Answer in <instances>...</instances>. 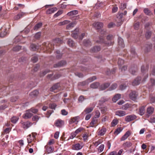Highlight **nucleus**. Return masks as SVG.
<instances>
[{
	"mask_svg": "<svg viewBox=\"0 0 155 155\" xmlns=\"http://www.w3.org/2000/svg\"><path fill=\"white\" fill-rule=\"evenodd\" d=\"M36 134H37L35 133H32L31 134H30L27 136V142L28 144V146L30 147L36 148L37 144L35 143V140L36 139Z\"/></svg>",
	"mask_w": 155,
	"mask_h": 155,
	"instance_id": "f257e3e1",
	"label": "nucleus"
},
{
	"mask_svg": "<svg viewBox=\"0 0 155 155\" xmlns=\"http://www.w3.org/2000/svg\"><path fill=\"white\" fill-rule=\"evenodd\" d=\"M1 33H0V37L3 38L8 34V30L5 27H3L1 29Z\"/></svg>",
	"mask_w": 155,
	"mask_h": 155,
	"instance_id": "f03ea898",
	"label": "nucleus"
},
{
	"mask_svg": "<svg viewBox=\"0 0 155 155\" xmlns=\"http://www.w3.org/2000/svg\"><path fill=\"white\" fill-rule=\"evenodd\" d=\"M33 115V114L31 113L29 110L26 111V112L23 115V117L24 118H31Z\"/></svg>",
	"mask_w": 155,
	"mask_h": 155,
	"instance_id": "7ed1b4c3",
	"label": "nucleus"
},
{
	"mask_svg": "<svg viewBox=\"0 0 155 155\" xmlns=\"http://www.w3.org/2000/svg\"><path fill=\"white\" fill-rule=\"evenodd\" d=\"M136 117L134 115H130L127 116L125 118V120L127 122H130L136 119Z\"/></svg>",
	"mask_w": 155,
	"mask_h": 155,
	"instance_id": "20e7f679",
	"label": "nucleus"
},
{
	"mask_svg": "<svg viewBox=\"0 0 155 155\" xmlns=\"http://www.w3.org/2000/svg\"><path fill=\"white\" fill-rule=\"evenodd\" d=\"M103 24L101 22H95L93 24V26L97 29H100L103 26Z\"/></svg>",
	"mask_w": 155,
	"mask_h": 155,
	"instance_id": "39448f33",
	"label": "nucleus"
},
{
	"mask_svg": "<svg viewBox=\"0 0 155 155\" xmlns=\"http://www.w3.org/2000/svg\"><path fill=\"white\" fill-rule=\"evenodd\" d=\"M154 108L153 107L151 106L148 107L147 109V115H151L154 112Z\"/></svg>",
	"mask_w": 155,
	"mask_h": 155,
	"instance_id": "423d86ee",
	"label": "nucleus"
},
{
	"mask_svg": "<svg viewBox=\"0 0 155 155\" xmlns=\"http://www.w3.org/2000/svg\"><path fill=\"white\" fill-rule=\"evenodd\" d=\"M46 50L48 52H50L51 50L54 49V46H52L51 44L49 43H46L45 44Z\"/></svg>",
	"mask_w": 155,
	"mask_h": 155,
	"instance_id": "0eeeda50",
	"label": "nucleus"
},
{
	"mask_svg": "<svg viewBox=\"0 0 155 155\" xmlns=\"http://www.w3.org/2000/svg\"><path fill=\"white\" fill-rule=\"evenodd\" d=\"M131 132L130 131H127L124 134V135L120 139L121 141H124L126 140L131 134Z\"/></svg>",
	"mask_w": 155,
	"mask_h": 155,
	"instance_id": "6e6552de",
	"label": "nucleus"
},
{
	"mask_svg": "<svg viewBox=\"0 0 155 155\" xmlns=\"http://www.w3.org/2000/svg\"><path fill=\"white\" fill-rule=\"evenodd\" d=\"M129 96L130 99L134 101L136 99L137 94L135 91H132L130 93Z\"/></svg>",
	"mask_w": 155,
	"mask_h": 155,
	"instance_id": "1a4fd4ad",
	"label": "nucleus"
},
{
	"mask_svg": "<svg viewBox=\"0 0 155 155\" xmlns=\"http://www.w3.org/2000/svg\"><path fill=\"white\" fill-rule=\"evenodd\" d=\"M79 119V116L74 117L71 119V120L69 121V123L70 124L74 123L77 124L78 122Z\"/></svg>",
	"mask_w": 155,
	"mask_h": 155,
	"instance_id": "9d476101",
	"label": "nucleus"
},
{
	"mask_svg": "<svg viewBox=\"0 0 155 155\" xmlns=\"http://www.w3.org/2000/svg\"><path fill=\"white\" fill-rule=\"evenodd\" d=\"M115 114L120 117H123L126 114V113L125 111L122 110H118L116 111Z\"/></svg>",
	"mask_w": 155,
	"mask_h": 155,
	"instance_id": "9b49d317",
	"label": "nucleus"
},
{
	"mask_svg": "<svg viewBox=\"0 0 155 155\" xmlns=\"http://www.w3.org/2000/svg\"><path fill=\"white\" fill-rule=\"evenodd\" d=\"M66 62L65 61H62L58 63L57 64H55L54 65V67L56 68L62 66H63L66 64Z\"/></svg>",
	"mask_w": 155,
	"mask_h": 155,
	"instance_id": "f8f14e48",
	"label": "nucleus"
},
{
	"mask_svg": "<svg viewBox=\"0 0 155 155\" xmlns=\"http://www.w3.org/2000/svg\"><path fill=\"white\" fill-rule=\"evenodd\" d=\"M45 148L46 152L48 153H51L54 150V147L51 146H49L48 145L45 146Z\"/></svg>",
	"mask_w": 155,
	"mask_h": 155,
	"instance_id": "ddd939ff",
	"label": "nucleus"
},
{
	"mask_svg": "<svg viewBox=\"0 0 155 155\" xmlns=\"http://www.w3.org/2000/svg\"><path fill=\"white\" fill-rule=\"evenodd\" d=\"M141 78L140 77H138L136 78L132 83L133 86H136L139 84L141 81Z\"/></svg>",
	"mask_w": 155,
	"mask_h": 155,
	"instance_id": "4468645a",
	"label": "nucleus"
},
{
	"mask_svg": "<svg viewBox=\"0 0 155 155\" xmlns=\"http://www.w3.org/2000/svg\"><path fill=\"white\" fill-rule=\"evenodd\" d=\"M96 79L95 76H93L91 78H89L86 81L82 82L83 85H84L86 84H88L89 82H91Z\"/></svg>",
	"mask_w": 155,
	"mask_h": 155,
	"instance_id": "2eb2a0df",
	"label": "nucleus"
},
{
	"mask_svg": "<svg viewBox=\"0 0 155 155\" xmlns=\"http://www.w3.org/2000/svg\"><path fill=\"white\" fill-rule=\"evenodd\" d=\"M57 10V8L53 7L48 9L46 11V13L47 14H50L54 13Z\"/></svg>",
	"mask_w": 155,
	"mask_h": 155,
	"instance_id": "dca6fc26",
	"label": "nucleus"
},
{
	"mask_svg": "<svg viewBox=\"0 0 155 155\" xmlns=\"http://www.w3.org/2000/svg\"><path fill=\"white\" fill-rule=\"evenodd\" d=\"M60 85L59 83H57L54 84L50 89L51 91H53L54 90L58 89L60 87Z\"/></svg>",
	"mask_w": 155,
	"mask_h": 155,
	"instance_id": "f3484780",
	"label": "nucleus"
},
{
	"mask_svg": "<svg viewBox=\"0 0 155 155\" xmlns=\"http://www.w3.org/2000/svg\"><path fill=\"white\" fill-rule=\"evenodd\" d=\"M39 94V91L37 90H34L30 93L29 95L32 97H34L37 96Z\"/></svg>",
	"mask_w": 155,
	"mask_h": 155,
	"instance_id": "a211bd4d",
	"label": "nucleus"
},
{
	"mask_svg": "<svg viewBox=\"0 0 155 155\" xmlns=\"http://www.w3.org/2000/svg\"><path fill=\"white\" fill-rule=\"evenodd\" d=\"M64 121L63 120L58 119L55 121L54 124L56 126H60L64 125Z\"/></svg>",
	"mask_w": 155,
	"mask_h": 155,
	"instance_id": "6ab92c4d",
	"label": "nucleus"
},
{
	"mask_svg": "<svg viewBox=\"0 0 155 155\" xmlns=\"http://www.w3.org/2000/svg\"><path fill=\"white\" fill-rule=\"evenodd\" d=\"M110 84L109 83H105L102 84L100 87V89L101 90H105L110 86Z\"/></svg>",
	"mask_w": 155,
	"mask_h": 155,
	"instance_id": "aec40b11",
	"label": "nucleus"
},
{
	"mask_svg": "<svg viewBox=\"0 0 155 155\" xmlns=\"http://www.w3.org/2000/svg\"><path fill=\"white\" fill-rule=\"evenodd\" d=\"M83 147V146L79 143L75 144L73 147L74 150H79L81 149Z\"/></svg>",
	"mask_w": 155,
	"mask_h": 155,
	"instance_id": "412c9836",
	"label": "nucleus"
},
{
	"mask_svg": "<svg viewBox=\"0 0 155 155\" xmlns=\"http://www.w3.org/2000/svg\"><path fill=\"white\" fill-rule=\"evenodd\" d=\"M78 11L77 10H75L68 12L67 13V15L69 16H73L78 14Z\"/></svg>",
	"mask_w": 155,
	"mask_h": 155,
	"instance_id": "4be33fe9",
	"label": "nucleus"
},
{
	"mask_svg": "<svg viewBox=\"0 0 155 155\" xmlns=\"http://www.w3.org/2000/svg\"><path fill=\"white\" fill-rule=\"evenodd\" d=\"M70 22V21L68 20H65L63 21L59 22L58 24V25L59 26L64 25L68 24Z\"/></svg>",
	"mask_w": 155,
	"mask_h": 155,
	"instance_id": "5701e85b",
	"label": "nucleus"
},
{
	"mask_svg": "<svg viewBox=\"0 0 155 155\" xmlns=\"http://www.w3.org/2000/svg\"><path fill=\"white\" fill-rule=\"evenodd\" d=\"M145 106H142L139 109V114L141 115H143L145 112Z\"/></svg>",
	"mask_w": 155,
	"mask_h": 155,
	"instance_id": "b1692460",
	"label": "nucleus"
},
{
	"mask_svg": "<svg viewBox=\"0 0 155 155\" xmlns=\"http://www.w3.org/2000/svg\"><path fill=\"white\" fill-rule=\"evenodd\" d=\"M121 97V95L120 94H117L113 97L112 98V101L116 102L117 100L120 99Z\"/></svg>",
	"mask_w": 155,
	"mask_h": 155,
	"instance_id": "393cba45",
	"label": "nucleus"
},
{
	"mask_svg": "<svg viewBox=\"0 0 155 155\" xmlns=\"http://www.w3.org/2000/svg\"><path fill=\"white\" fill-rule=\"evenodd\" d=\"M106 131V129L105 128H103L101 130H99L98 132V135L103 136Z\"/></svg>",
	"mask_w": 155,
	"mask_h": 155,
	"instance_id": "a878e982",
	"label": "nucleus"
},
{
	"mask_svg": "<svg viewBox=\"0 0 155 155\" xmlns=\"http://www.w3.org/2000/svg\"><path fill=\"white\" fill-rule=\"evenodd\" d=\"M94 107H87L84 110L86 114H88L91 112L93 110Z\"/></svg>",
	"mask_w": 155,
	"mask_h": 155,
	"instance_id": "bb28decb",
	"label": "nucleus"
},
{
	"mask_svg": "<svg viewBox=\"0 0 155 155\" xmlns=\"http://www.w3.org/2000/svg\"><path fill=\"white\" fill-rule=\"evenodd\" d=\"M118 44L121 47H124V44L123 40L120 37L118 38Z\"/></svg>",
	"mask_w": 155,
	"mask_h": 155,
	"instance_id": "cd10ccee",
	"label": "nucleus"
},
{
	"mask_svg": "<svg viewBox=\"0 0 155 155\" xmlns=\"http://www.w3.org/2000/svg\"><path fill=\"white\" fill-rule=\"evenodd\" d=\"M99 85V84L98 82H94L92 84L90 87L91 88L95 89L98 87Z\"/></svg>",
	"mask_w": 155,
	"mask_h": 155,
	"instance_id": "c85d7f7f",
	"label": "nucleus"
},
{
	"mask_svg": "<svg viewBox=\"0 0 155 155\" xmlns=\"http://www.w3.org/2000/svg\"><path fill=\"white\" fill-rule=\"evenodd\" d=\"M24 15V13H19L15 16L14 17V18L15 20H18L21 18Z\"/></svg>",
	"mask_w": 155,
	"mask_h": 155,
	"instance_id": "c756f323",
	"label": "nucleus"
},
{
	"mask_svg": "<svg viewBox=\"0 0 155 155\" xmlns=\"http://www.w3.org/2000/svg\"><path fill=\"white\" fill-rule=\"evenodd\" d=\"M123 128L121 127H119L114 132V134L115 135H118L123 130Z\"/></svg>",
	"mask_w": 155,
	"mask_h": 155,
	"instance_id": "7c9ffc66",
	"label": "nucleus"
},
{
	"mask_svg": "<svg viewBox=\"0 0 155 155\" xmlns=\"http://www.w3.org/2000/svg\"><path fill=\"white\" fill-rule=\"evenodd\" d=\"M42 25V23H39L35 25L34 28V30H37L39 28H40L41 27Z\"/></svg>",
	"mask_w": 155,
	"mask_h": 155,
	"instance_id": "2f4dec72",
	"label": "nucleus"
},
{
	"mask_svg": "<svg viewBox=\"0 0 155 155\" xmlns=\"http://www.w3.org/2000/svg\"><path fill=\"white\" fill-rule=\"evenodd\" d=\"M155 84V80L154 79L151 78L150 82L149 84V86L150 87H151L152 86Z\"/></svg>",
	"mask_w": 155,
	"mask_h": 155,
	"instance_id": "473e14b6",
	"label": "nucleus"
},
{
	"mask_svg": "<svg viewBox=\"0 0 155 155\" xmlns=\"http://www.w3.org/2000/svg\"><path fill=\"white\" fill-rule=\"evenodd\" d=\"M38 47L35 44H32L30 46V49L32 51H35L38 49Z\"/></svg>",
	"mask_w": 155,
	"mask_h": 155,
	"instance_id": "72a5a7b5",
	"label": "nucleus"
},
{
	"mask_svg": "<svg viewBox=\"0 0 155 155\" xmlns=\"http://www.w3.org/2000/svg\"><path fill=\"white\" fill-rule=\"evenodd\" d=\"M101 50V48L98 46H94L92 49V51L94 52H97Z\"/></svg>",
	"mask_w": 155,
	"mask_h": 155,
	"instance_id": "f704fd0d",
	"label": "nucleus"
},
{
	"mask_svg": "<svg viewBox=\"0 0 155 155\" xmlns=\"http://www.w3.org/2000/svg\"><path fill=\"white\" fill-rule=\"evenodd\" d=\"M144 13L147 15H150L152 14V13L150 10L147 8H145L143 10Z\"/></svg>",
	"mask_w": 155,
	"mask_h": 155,
	"instance_id": "c9c22d12",
	"label": "nucleus"
},
{
	"mask_svg": "<svg viewBox=\"0 0 155 155\" xmlns=\"http://www.w3.org/2000/svg\"><path fill=\"white\" fill-rule=\"evenodd\" d=\"M19 119V118L16 116H13L11 118V122L13 123H15Z\"/></svg>",
	"mask_w": 155,
	"mask_h": 155,
	"instance_id": "e433bc0d",
	"label": "nucleus"
},
{
	"mask_svg": "<svg viewBox=\"0 0 155 155\" xmlns=\"http://www.w3.org/2000/svg\"><path fill=\"white\" fill-rule=\"evenodd\" d=\"M21 49V47L19 46H17L14 47L12 49V51H14L17 52L19 51Z\"/></svg>",
	"mask_w": 155,
	"mask_h": 155,
	"instance_id": "4c0bfd02",
	"label": "nucleus"
},
{
	"mask_svg": "<svg viewBox=\"0 0 155 155\" xmlns=\"http://www.w3.org/2000/svg\"><path fill=\"white\" fill-rule=\"evenodd\" d=\"M75 25V23L74 22L69 23L68 25H67L66 26V28L68 29H69L73 27L74 25Z\"/></svg>",
	"mask_w": 155,
	"mask_h": 155,
	"instance_id": "58836bf2",
	"label": "nucleus"
},
{
	"mask_svg": "<svg viewBox=\"0 0 155 155\" xmlns=\"http://www.w3.org/2000/svg\"><path fill=\"white\" fill-rule=\"evenodd\" d=\"M68 44L71 47H73L74 46L75 44L73 41L70 39H69L68 41Z\"/></svg>",
	"mask_w": 155,
	"mask_h": 155,
	"instance_id": "ea45409f",
	"label": "nucleus"
},
{
	"mask_svg": "<svg viewBox=\"0 0 155 155\" xmlns=\"http://www.w3.org/2000/svg\"><path fill=\"white\" fill-rule=\"evenodd\" d=\"M137 71V68L136 67H133L131 68L130 69V71L133 74H134Z\"/></svg>",
	"mask_w": 155,
	"mask_h": 155,
	"instance_id": "a19ab883",
	"label": "nucleus"
},
{
	"mask_svg": "<svg viewBox=\"0 0 155 155\" xmlns=\"http://www.w3.org/2000/svg\"><path fill=\"white\" fill-rule=\"evenodd\" d=\"M11 130V128L10 127H7L6 128L2 134H7Z\"/></svg>",
	"mask_w": 155,
	"mask_h": 155,
	"instance_id": "79ce46f5",
	"label": "nucleus"
},
{
	"mask_svg": "<svg viewBox=\"0 0 155 155\" xmlns=\"http://www.w3.org/2000/svg\"><path fill=\"white\" fill-rule=\"evenodd\" d=\"M131 104L127 103L123 106V108L124 110H127L128 108L131 107Z\"/></svg>",
	"mask_w": 155,
	"mask_h": 155,
	"instance_id": "37998d69",
	"label": "nucleus"
},
{
	"mask_svg": "<svg viewBox=\"0 0 155 155\" xmlns=\"http://www.w3.org/2000/svg\"><path fill=\"white\" fill-rule=\"evenodd\" d=\"M78 31V30H77V29L75 30L71 34L72 36L74 38H77L78 36V33L76 32V31Z\"/></svg>",
	"mask_w": 155,
	"mask_h": 155,
	"instance_id": "c03bdc74",
	"label": "nucleus"
},
{
	"mask_svg": "<svg viewBox=\"0 0 155 155\" xmlns=\"http://www.w3.org/2000/svg\"><path fill=\"white\" fill-rule=\"evenodd\" d=\"M102 142V140H99L95 142H94L93 143L96 147L99 144H101Z\"/></svg>",
	"mask_w": 155,
	"mask_h": 155,
	"instance_id": "a18cd8bd",
	"label": "nucleus"
},
{
	"mask_svg": "<svg viewBox=\"0 0 155 155\" xmlns=\"http://www.w3.org/2000/svg\"><path fill=\"white\" fill-rule=\"evenodd\" d=\"M84 45L86 46H87L89 45H91V43L90 41L88 40H85L84 41Z\"/></svg>",
	"mask_w": 155,
	"mask_h": 155,
	"instance_id": "49530a36",
	"label": "nucleus"
},
{
	"mask_svg": "<svg viewBox=\"0 0 155 155\" xmlns=\"http://www.w3.org/2000/svg\"><path fill=\"white\" fill-rule=\"evenodd\" d=\"M62 41L59 38H56L53 41V44L57 42L58 43H61Z\"/></svg>",
	"mask_w": 155,
	"mask_h": 155,
	"instance_id": "de8ad7c7",
	"label": "nucleus"
},
{
	"mask_svg": "<svg viewBox=\"0 0 155 155\" xmlns=\"http://www.w3.org/2000/svg\"><path fill=\"white\" fill-rule=\"evenodd\" d=\"M117 87V84H112L109 88L110 90H114Z\"/></svg>",
	"mask_w": 155,
	"mask_h": 155,
	"instance_id": "09e8293b",
	"label": "nucleus"
},
{
	"mask_svg": "<svg viewBox=\"0 0 155 155\" xmlns=\"http://www.w3.org/2000/svg\"><path fill=\"white\" fill-rule=\"evenodd\" d=\"M40 118V117L37 115L34 116L32 118V120L33 121H37Z\"/></svg>",
	"mask_w": 155,
	"mask_h": 155,
	"instance_id": "8fccbe9b",
	"label": "nucleus"
},
{
	"mask_svg": "<svg viewBox=\"0 0 155 155\" xmlns=\"http://www.w3.org/2000/svg\"><path fill=\"white\" fill-rule=\"evenodd\" d=\"M118 120L117 119H114L113 120L111 123L112 126H115L118 123Z\"/></svg>",
	"mask_w": 155,
	"mask_h": 155,
	"instance_id": "3c124183",
	"label": "nucleus"
},
{
	"mask_svg": "<svg viewBox=\"0 0 155 155\" xmlns=\"http://www.w3.org/2000/svg\"><path fill=\"white\" fill-rule=\"evenodd\" d=\"M151 32L150 31H148L145 34V36L147 39L149 38L151 36Z\"/></svg>",
	"mask_w": 155,
	"mask_h": 155,
	"instance_id": "603ef678",
	"label": "nucleus"
},
{
	"mask_svg": "<svg viewBox=\"0 0 155 155\" xmlns=\"http://www.w3.org/2000/svg\"><path fill=\"white\" fill-rule=\"evenodd\" d=\"M104 148V145L101 144L99 147L98 148V151L100 152H101L103 151Z\"/></svg>",
	"mask_w": 155,
	"mask_h": 155,
	"instance_id": "864d4df0",
	"label": "nucleus"
},
{
	"mask_svg": "<svg viewBox=\"0 0 155 155\" xmlns=\"http://www.w3.org/2000/svg\"><path fill=\"white\" fill-rule=\"evenodd\" d=\"M124 63V61L121 59H119L118 61V64L119 66H121Z\"/></svg>",
	"mask_w": 155,
	"mask_h": 155,
	"instance_id": "5fc2aeb1",
	"label": "nucleus"
},
{
	"mask_svg": "<svg viewBox=\"0 0 155 155\" xmlns=\"http://www.w3.org/2000/svg\"><path fill=\"white\" fill-rule=\"evenodd\" d=\"M62 13V11L61 10H60L58 11V12L54 14V17H57L58 16L61 15Z\"/></svg>",
	"mask_w": 155,
	"mask_h": 155,
	"instance_id": "6e6d98bb",
	"label": "nucleus"
},
{
	"mask_svg": "<svg viewBox=\"0 0 155 155\" xmlns=\"http://www.w3.org/2000/svg\"><path fill=\"white\" fill-rule=\"evenodd\" d=\"M29 110L31 112L35 114L37 113L38 111V110L37 109H35L33 108H31L29 109Z\"/></svg>",
	"mask_w": 155,
	"mask_h": 155,
	"instance_id": "4d7b16f0",
	"label": "nucleus"
},
{
	"mask_svg": "<svg viewBox=\"0 0 155 155\" xmlns=\"http://www.w3.org/2000/svg\"><path fill=\"white\" fill-rule=\"evenodd\" d=\"M97 121V118L95 117H94L92 119L91 122V124L92 125L95 124H96Z\"/></svg>",
	"mask_w": 155,
	"mask_h": 155,
	"instance_id": "13d9d810",
	"label": "nucleus"
},
{
	"mask_svg": "<svg viewBox=\"0 0 155 155\" xmlns=\"http://www.w3.org/2000/svg\"><path fill=\"white\" fill-rule=\"evenodd\" d=\"M56 107V105L54 103L49 105V107L50 108L54 109Z\"/></svg>",
	"mask_w": 155,
	"mask_h": 155,
	"instance_id": "bf43d9fd",
	"label": "nucleus"
},
{
	"mask_svg": "<svg viewBox=\"0 0 155 155\" xmlns=\"http://www.w3.org/2000/svg\"><path fill=\"white\" fill-rule=\"evenodd\" d=\"M31 60L33 62L35 63L37 61L38 58L37 57L34 56L32 58Z\"/></svg>",
	"mask_w": 155,
	"mask_h": 155,
	"instance_id": "052dcab7",
	"label": "nucleus"
},
{
	"mask_svg": "<svg viewBox=\"0 0 155 155\" xmlns=\"http://www.w3.org/2000/svg\"><path fill=\"white\" fill-rule=\"evenodd\" d=\"M61 114L63 115H66L68 114L67 111L65 110L64 109L62 110H61Z\"/></svg>",
	"mask_w": 155,
	"mask_h": 155,
	"instance_id": "680f3d73",
	"label": "nucleus"
},
{
	"mask_svg": "<svg viewBox=\"0 0 155 155\" xmlns=\"http://www.w3.org/2000/svg\"><path fill=\"white\" fill-rule=\"evenodd\" d=\"M134 28L136 30H138L139 27V22L136 23L134 26Z\"/></svg>",
	"mask_w": 155,
	"mask_h": 155,
	"instance_id": "e2e57ef3",
	"label": "nucleus"
},
{
	"mask_svg": "<svg viewBox=\"0 0 155 155\" xmlns=\"http://www.w3.org/2000/svg\"><path fill=\"white\" fill-rule=\"evenodd\" d=\"M127 87V86L126 84H122L120 86V88L121 90H124Z\"/></svg>",
	"mask_w": 155,
	"mask_h": 155,
	"instance_id": "0e129e2a",
	"label": "nucleus"
},
{
	"mask_svg": "<svg viewBox=\"0 0 155 155\" xmlns=\"http://www.w3.org/2000/svg\"><path fill=\"white\" fill-rule=\"evenodd\" d=\"M84 99V97L83 96H81L79 97L78 100L80 102H82Z\"/></svg>",
	"mask_w": 155,
	"mask_h": 155,
	"instance_id": "69168bd1",
	"label": "nucleus"
},
{
	"mask_svg": "<svg viewBox=\"0 0 155 155\" xmlns=\"http://www.w3.org/2000/svg\"><path fill=\"white\" fill-rule=\"evenodd\" d=\"M41 36V33L40 32H38L35 35V37L37 39L39 38Z\"/></svg>",
	"mask_w": 155,
	"mask_h": 155,
	"instance_id": "338daca9",
	"label": "nucleus"
},
{
	"mask_svg": "<svg viewBox=\"0 0 155 155\" xmlns=\"http://www.w3.org/2000/svg\"><path fill=\"white\" fill-rule=\"evenodd\" d=\"M150 101L151 103H154L155 102V96L151 97L150 99Z\"/></svg>",
	"mask_w": 155,
	"mask_h": 155,
	"instance_id": "774afa93",
	"label": "nucleus"
}]
</instances>
